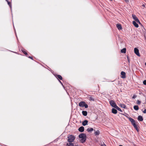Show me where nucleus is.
I'll return each instance as SVG.
<instances>
[{
    "label": "nucleus",
    "mask_w": 146,
    "mask_h": 146,
    "mask_svg": "<svg viewBox=\"0 0 146 146\" xmlns=\"http://www.w3.org/2000/svg\"><path fill=\"white\" fill-rule=\"evenodd\" d=\"M79 137L81 139L80 141L83 143L86 140V135L84 133H82L79 135Z\"/></svg>",
    "instance_id": "nucleus-1"
},
{
    "label": "nucleus",
    "mask_w": 146,
    "mask_h": 146,
    "mask_svg": "<svg viewBox=\"0 0 146 146\" xmlns=\"http://www.w3.org/2000/svg\"><path fill=\"white\" fill-rule=\"evenodd\" d=\"M128 119L129 121L131 122L133 127L136 129L137 131H138L139 130L135 123V120L131 117H129Z\"/></svg>",
    "instance_id": "nucleus-2"
},
{
    "label": "nucleus",
    "mask_w": 146,
    "mask_h": 146,
    "mask_svg": "<svg viewBox=\"0 0 146 146\" xmlns=\"http://www.w3.org/2000/svg\"><path fill=\"white\" fill-rule=\"evenodd\" d=\"M68 141L69 142H73L75 139L74 136L72 135H70L68 137Z\"/></svg>",
    "instance_id": "nucleus-3"
},
{
    "label": "nucleus",
    "mask_w": 146,
    "mask_h": 146,
    "mask_svg": "<svg viewBox=\"0 0 146 146\" xmlns=\"http://www.w3.org/2000/svg\"><path fill=\"white\" fill-rule=\"evenodd\" d=\"M110 104L112 107L114 108L117 106V105L115 102L112 100H111L110 101Z\"/></svg>",
    "instance_id": "nucleus-4"
},
{
    "label": "nucleus",
    "mask_w": 146,
    "mask_h": 146,
    "mask_svg": "<svg viewBox=\"0 0 146 146\" xmlns=\"http://www.w3.org/2000/svg\"><path fill=\"white\" fill-rule=\"evenodd\" d=\"M134 52L135 54L139 56H140L139 50L137 48H135L134 49Z\"/></svg>",
    "instance_id": "nucleus-5"
},
{
    "label": "nucleus",
    "mask_w": 146,
    "mask_h": 146,
    "mask_svg": "<svg viewBox=\"0 0 146 146\" xmlns=\"http://www.w3.org/2000/svg\"><path fill=\"white\" fill-rule=\"evenodd\" d=\"M85 104V102H84L81 101L79 103L78 105L80 107H84V106Z\"/></svg>",
    "instance_id": "nucleus-6"
},
{
    "label": "nucleus",
    "mask_w": 146,
    "mask_h": 146,
    "mask_svg": "<svg viewBox=\"0 0 146 146\" xmlns=\"http://www.w3.org/2000/svg\"><path fill=\"white\" fill-rule=\"evenodd\" d=\"M121 75H122L121 77L123 78H125V72L122 71L121 72Z\"/></svg>",
    "instance_id": "nucleus-7"
},
{
    "label": "nucleus",
    "mask_w": 146,
    "mask_h": 146,
    "mask_svg": "<svg viewBox=\"0 0 146 146\" xmlns=\"http://www.w3.org/2000/svg\"><path fill=\"white\" fill-rule=\"evenodd\" d=\"M78 131L80 132H83L84 130V128L83 126L80 127L78 129Z\"/></svg>",
    "instance_id": "nucleus-8"
},
{
    "label": "nucleus",
    "mask_w": 146,
    "mask_h": 146,
    "mask_svg": "<svg viewBox=\"0 0 146 146\" xmlns=\"http://www.w3.org/2000/svg\"><path fill=\"white\" fill-rule=\"evenodd\" d=\"M116 27L119 30H120L122 29L121 26L120 24H117Z\"/></svg>",
    "instance_id": "nucleus-9"
},
{
    "label": "nucleus",
    "mask_w": 146,
    "mask_h": 146,
    "mask_svg": "<svg viewBox=\"0 0 146 146\" xmlns=\"http://www.w3.org/2000/svg\"><path fill=\"white\" fill-rule=\"evenodd\" d=\"M88 121L87 120H85L82 123V124L83 126H85L88 125Z\"/></svg>",
    "instance_id": "nucleus-10"
},
{
    "label": "nucleus",
    "mask_w": 146,
    "mask_h": 146,
    "mask_svg": "<svg viewBox=\"0 0 146 146\" xmlns=\"http://www.w3.org/2000/svg\"><path fill=\"white\" fill-rule=\"evenodd\" d=\"M112 112L113 114H116L117 112V111L116 109H115V108H112Z\"/></svg>",
    "instance_id": "nucleus-11"
},
{
    "label": "nucleus",
    "mask_w": 146,
    "mask_h": 146,
    "mask_svg": "<svg viewBox=\"0 0 146 146\" xmlns=\"http://www.w3.org/2000/svg\"><path fill=\"white\" fill-rule=\"evenodd\" d=\"M133 23L134 26L137 28L139 27L138 24L136 23V22L134 21H133Z\"/></svg>",
    "instance_id": "nucleus-12"
},
{
    "label": "nucleus",
    "mask_w": 146,
    "mask_h": 146,
    "mask_svg": "<svg viewBox=\"0 0 146 146\" xmlns=\"http://www.w3.org/2000/svg\"><path fill=\"white\" fill-rule=\"evenodd\" d=\"M138 119L139 121H142L143 120V119L142 116L139 115L138 116Z\"/></svg>",
    "instance_id": "nucleus-13"
},
{
    "label": "nucleus",
    "mask_w": 146,
    "mask_h": 146,
    "mask_svg": "<svg viewBox=\"0 0 146 146\" xmlns=\"http://www.w3.org/2000/svg\"><path fill=\"white\" fill-rule=\"evenodd\" d=\"M94 130L92 128H88L87 129V131L89 132H91L92 131Z\"/></svg>",
    "instance_id": "nucleus-14"
},
{
    "label": "nucleus",
    "mask_w": 146,
    "mask_h": 146,
    "mask_svg": "<svg viewBox=\"0 0 146 146\" xmlns=\"http://www.w3.org/2000/svg\"><path fill=\"white\" fill-rule=\"evenodd\" d=\"M66 145V146H74V145L72 142H70L69 143H67Z\"/></svg>",
    "instance_id": "nucleus-15"
},
{
    "label": "nucleus",
    "mask_w": 146,
    "mask_h": 146,
    "mask_svg": "<svg viewBox=\"0 0 146 146\" xmlns=\"http://www.w3.org/2000/svg\"><path fill=\"white\" fill-rule=\"evenodd\" d=\"M82 114L85 116H86L87 115V112L86 111H82Z\"/></svg>",
    "instance_id": "nucleus-16"
},
{
    "label": "nucleus",
    "mask_w": 146,
    "mask_h": 146,
    "mask_svg": "<svg viewBox=\"0 0 146 146\" xmlns=\"http://www.w3.org/2000/svg\"><path fill=\"white\" fill-rule=\"evenodd\" d=\"M133 108L134 109L136 110H137L139 109V108L138 106H134Z\"/></svg>",
    "instance_id": "nucleus-17"
},
{
    "label": "nucleus",
    "mask_w": 146,
    "mask_h": 146,
    "mask_svg": "<svg viewBox=\"0 0 146 146\" xmlns=\"http://www.w3.org/2000/svg\"><path fill=\"white\" fill-rule=\"evenodd\" d=\"M115 108L117 110H118L119 111H120V112H122V110L118 107L117 106L115 107Z\"/></svg>",
    "instance_id": "nucleus-18"
},
{
    "label": "nucleus",
    "mask_w": 146,
    "mask_h": 146,
    "mask_svg": "<svg viewBox=\"0 0 146 146\" xmlns=\"http://www.w3.org/2000/svg\"><path fill=\"white\" fill-rule=\"evenodd\" d=\"M120 106H121V108H126V106L125 104H120Z\"/></svg>",
    "instance_id": "nucleus-19"
},
{
    "label": "nucleus",
    "mask_w": 146,
    "mask_h": 146,
    "mask_svg": "<svg viewBox=\"0 0 146 146\" xmlns=\"http://www.w3.org/2000/svg\"><path fill=\"white\" fill-rule=\"evenodd\" d=\"M126 49L125 48H123L121 50V53H125L126 52Z\"/></svg>",
    "instance_id": "nucleus-20"
},
{
    "label": "nucleus",
    "mask_w": 146,
    "mask_h": 146,
    "mask_svg": "<svg viewBox=\"0 0 146 146\" xmlns=\"http://www.w3.org/2000/svg\"><path fill=\"white\" fill-rule=\"evenodd\" d=\"M56 77L57 78H58L60 80H62V76L60 75H57Z\"/></svg>",
    "instance_id": "nucleus-21"
},
{
    "label": "nucleus",
    "mask_w": 146,
    "mask_h": 146,
    "mask_svg": "<svg viewBox=\"0 0 146 146\" xmlns=\"http://www.w3.org/2000/svg\"><path fill=\"white\" fill-rule=\"evenodd\" d=\"M94 134L95 135H98L100 134L99 131L98 130L97 131H96L94 133Z\"/></svg>",
    "instance_id": "nucleus-22"
},
{
    "label": "nucleus",
    "mask_w": 146,
    "mask_h": 146,
    "mask_svg": "<svg viewBox=\"0 0 146 146\" xmlns=\"http://www.w3.org/2000/svg\"><path fill=\"white\" fill-rule=\"evenodd\" d=\"M6 1L7 2L8 5L9 6L10 8L11 9V4L10 3V2L8 1V0H6Z\"/></svg>",
    "instance_id": "nucleus-23"
},
{
    "label": "nucleus",
    "mask_w": 146,
    "mask_h": 146,
    "mask_svg": "<svg viewBox=\"0 0 146 146\" xmlns=\"http://www.w3.org/2000/svg\"><path fill=\"white\" fill-rule=\"evenodd\" d=\"M132 17L133 18L134 20L136 19H137L138 18L135 15H132Z\"/></svg>",
    "instance_id": "nucleus-24"
},
{
    "label": "nucleus",
    "mask_w": 146,
    "mask_h": 146,
    "mask_svg": "<svg viewBox=\"0 0 146 146\" xmlns=\"http://www.w3.org/2000/svg\"><path fill=\"white\" fill-rule=\"evenodd\" d=\"M89 100L90 101H94V99L92 97L90 96L89 98Z\"/></svg>",
    "instance_id": "nucleus-25"
},
{
    "label": "nucleus",
    "mask_w": 146,
    "mask_h": 146,
    "mask_svg": "<svg viewBox=\"0 0 146 146\" xmlns=\"http://www.w3.org/2000/svg\"><path fill=\"white\" fill-rule=\"evenodd\" d=\"M100 146H106V145L104 142H101L100 144Z\"/></svg>",
    "instance_id": "nucleus-26"
},
{
    "label": "nucleus",
    "mask_w": 146,
    "mask_h": 146,
    "mask_svg": "<svg viewBox=\"0 0 146 146\" xmlns=\"http://www.w3.org/2000/svg\"><path fill=\"white\" fill-rule=\"evenodd\" d=\"M135 20L137 23H139V24H141V23H140L139 20V19H138V18L137 19H136Z\"/></svg>",
    "instance_id": "nucleus-27"
},
{
    "label": "nucleus",
    "mask_w": 146,
    "mask_h": 146,
    "mask_svg": "<svg viewBox=\"0 0 146 146\" xmlns=\"http://www.w3.org/2000/svg\"><path fill=\"white\" fill-rule=\"evenodd\" d=\"M22 51L24 54H25L26 55H28V54L24 50H22Z\"/></svg>",
    "instance_id": "nucleus-28"
},
{
    "label": "nucleus",
    "mask_w": 146,
    "mask_h": 146,
    "mask_svg": "<svg viewBox=\"0 0 146 146\" xmlns=\"http://www.w3.org/2000/svg\"><path fill=\"white\" fill-rule=\"evenodd\" d=\"M127 58L128 62H129V63L130 62V60L129 59V56H128L127 55Z\"/></svg>",
    "instance_id": "nucleus-29"
},
{
    "label": "nucleus",
    "mask_w": 146,
    "mask_h": 146,
    "mask_svg": "<svg viewBox=\"0 0 146 146\" xmlns=\"http://www.w3.org/2000/svg\"><path fill=\"white\" fill-rule=\"evenodd\" d=\"M84 107H85V108H88V105L87 104H86L85 103V104H84Z\"/></svg>",
    "instance_id": "nucleus-30"
},
{
    "label": "nucleus",
    "mask_w": 146,
    "mask_h": 146,
    "mask_svg": "<svg viewBox=\"0 0 146 146\" xmlns=\"http://www.w3.org/2000/svg\"><path fill=\"white\" fill-rule=\"evenodd\" d=\"M141 103V102L140 101H139V100H137V103L138 104H140Z\"/></svg>",
    "instance_id": "nucleus-31"
},
{
    "label": "nucleus",
    "mask_w": 146,
    "mask_h": 146,
    "mask_svg": "<svg viewBox=\"0 0 146 146\" xmlns=\"http://www.w3.org/2000/svg\"><path fill=\"white\" fill-rule=\"evenodd\" d=\"M143 83L145 85H146V80H144L143 81Z\"/></svg>",
    "instance_id": "nucleus-32"
},
{
    "label": "nucleus",
    "mask_w": 146,
    "mask_h": 146,
    "mask_svg": "<svg viewBox=\"0 0 146 146\" xmlns=\"http://www.w3.org/2000/svg\"><path fill=\"white\" fill-rule=\"evenodd\" d=\"M143 113H146V109H145L143 111Z\"/></svg>",
    "instance_id": "nucleus-33"
},
{
    "label": "nucleus",
    "mask_w": 146,
    "mask_h": 146,
    "mask_svg": "<svg viewBox=\"0 0 146 146\" xmlns=\"http://www.w3.org/2000/svg\"><path fill=\"white\" fill-rule=\"evenodd\" d=\"M28 57H29V58H31V59H32V60H33V57H32L29 56Z\"/></svg>",
    "instance_id": "nucleus-34"
},
{
    "label": "nucleus",
    "mask_w": 146,
    "mask_h": 146,
    "mask_svg": "<svg viewBox=\"0 0 146 146\" xmlns=\"http://www.w3.org/2000/svg\"><path fill=\"white\" fill-rule=\"evenodd\" d=\"M136 97V96H133V97L132 98H135Z\"/></svg>",
    "instance_id": "nucleus-35"
},
{
    "label": "nucleus",
    "mask_w": 146,
    "mask_h": 146,
    "mask_svg": "<svg viewBox=\"0 0 146 146\" xmlns=\"http://www.w3.org/2000/svg\"><path fill=\"white\" fill-rule=\"evenodd\" d=\"M59 81L61 83V84L63 86V84H62V83L61 81H60V80H59Z\"/></svg>",
    "instance_id": "nucleus-36"
},
{
    "label": "nucleus",
    "mask_w": 146,
    "mask_h": 146,
    "mask_svg": "<svg viewBox=\"0 0 146 146\" xmlns=\"http://www.w3.org/2000/svg\"><path fill=\"white\" fill-rule=\"evenodd\" d=\"M125 1L126 2H128L129 1V0H125Z\"/></svg>",
    "instance_id": "nucleus-37"
},
{
    "label": "nucleus",
    "mask_w": 146,
    "mask_h": 146,
    "mask_svg": "<svg viewBox=\"0 0 146 146\" xmlns=\"http://www.w3.org/2000/svg\"><path fill=\"white\" fill-rule=\"evenodd\" d=\"M119 146H123L122 145H119Z\"/></svg>",
    "instance_id": "nucleus-38"
},
{
    "label": "nucleus",
    "mask_w": 146,
    "mask_h": 146,
    "mask_svg": "<svg viewBox=\"0 0 146 146\" xmlns=\"http://www.w3.org/2000/svg\"><path fill=\"white\" fill-rule=\"evenodd\" d=\"M143 6H145L144 5H143Z\"/></svg>",
    "instance_id": "nucleus-39"
}]
</instances>
